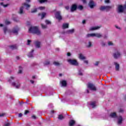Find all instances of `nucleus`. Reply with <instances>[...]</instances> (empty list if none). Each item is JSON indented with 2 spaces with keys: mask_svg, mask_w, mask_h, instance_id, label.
Wrapping results in <instances>:
<instances>
[{
  "mask_svg": "<svg viewBox=\"0 0 126 126\" xmlns=\"http://www.w3.org/2000/svg\"><path fill=\"white\" fill-rule=\"evenodd\" d=\"M4 33H10V34H14V35H18V32L19 31V28L16 27L14 28L13 30L11 31L10 30L8 29L7 27H4L3 28Z\"/></svg>",
  "mask_w": 126,
  "mask_h": 126,
  "instance_id": "1",
  "label": "nucleus"
},
{
  "mask_svg": "<svg viewBox=\"0 0 126 126\" xmlns=\"http://www.w3.org/2000/svg\"><path fill=\"white\" fill-rule=\"evenodd\" d=\"M29 32L30 33H33L36 34V35H41V31L37 27H31L29 29Z\"/></svg>",
  "mask_w": 126,
  "mask_h": 126,
  "instance_id": "2",
  "label": "nucleus"
},
{
  "mask_svg": "<svg viewBox=\"0 0 126 126\" xmlns=\"http://www.w3.org/2000/svg\"><path fill=\"white\" fill-rule=\"evenodd\" d=\"M13 81H14V77L11 76L8 79V82H9V83H11L12 85H14V86H15L16 88H19L20 87V84L18 83L16 85V83H14Z\"/></svg>",
  "mask_w": 126,
  "mask_h": 126,
  "instance_id": "3",
  "label": "nucleus"
},
{
  "mask_svg": "<svg viewBox=\"0 0 126 126\" xmlns=\"http://www.w3.org/2000/svg\"><path fill=\"white\" fill-rule=\"evenodd\" d=\"M23 6H25V7H26L27 9H28V8H29V7H30L31 5L27 3H24L23 4V6H21L20 8V9L18 11V13L19 14H23L24 13V11H23V9L24 8L23 7Z\"/></svg>",
  "mask_w": 126,
  "mask_h": 126,
  "instance_id": "4",
  "label": "nucleus"
},
{
  "mask_svg": "<svg viewBox=\"0 0 126 126\" xmlns=\"http://www.w3.org/2000/svg\"><path fill=\"white\" fill-rule=\"evenodd\" d=\"M126 9V1L125 5H124V6L122 5H118L117 11L118 12H119V13H122V12H124V11H125Z\"/></svg>",
  "mask_w": 126,
  "mask_h": 126,
  "instance_id": "5",
  "label": "nucleus"
},
{
  "mask_svg": "<svg viewBox=\"0 0 126 126\" xmlns=\"http://www.w3.org/2000/svg\"><path fill=\"white\" fill-rule=\"evenodd\" d=\"M67 62L72 65H78V63L76 60L68 59Z\"/></svg>",
  "mask_w": 126,
  "mask_h": 126,
  "instance_id": "6",
  "label": "nucleus"
},
{
  "mask_svg": "<svg viewBox=\"0 0 126 126\" xmlns=\"http://www.w3.org/2000/svg\"><path fill=\"white\" fill-rule=\"evenodd\" d=\"M112 8V6H101L100 7V10L103 11L104 10H105L106 11H109L110 9Z\"/></svg>",
  "mask_w": 126,
  "mask_h": 126,
  "instance_id": "7",
  "label": "nucleus"
},
{
  "mask_svg": "<svg viewBox=\"0 0 126 126\" xmlns=\"http://www.w3.org/2000/svg\"><path fill=\"white\" fill-rule=\"evenodd\" d=\"M55 17L58 20H62L63 19L62 15H61V11H57L55 14Z\"/></svg>",
  "mask_w": 126,
  "mask_h": 126,
  "instance_id": "8",
  "label": "nucleus"
},
{
  "mask_svg": "<svg viewBox=\"0 0 126 126\" xmlns=\"http://www.w3.org/2000/svg\"><path fill=\"white\" fill-rule=\"evenodd\" d=\"M88 88L91 89V90H93V91H96V87L94 85L92 84H89L88 86Z\"/></svg>",
  "mask_w": 126,
  "mask_h": 126,
  "instance_id": "9",
  "label": "nucleus"
},
{
  "mask_svg": "<svg viewBox=\"0 0 126 126\" xmlns=\"http://www.w3.org/2000/svg\"><path fill=\"white\" fill-rule=\"evenodd\" d=\"M113 57L115 58V59H118V58H120V57H121V53H120L119 51H117V52L114 53Z\"/></svg>",
  "mask_w": 126,
  "mask_h": 126,
  "instance_id": "10",
  "label": "nucleus"
},
{
  "mask_svg": "<svg viewBox=\"0 0 126 126\" xmlns=\"http://www.w3.org/2000/svg\"><path fill=\"white\" fill-rule=\"evenodd\" d=\"M78 58L80 59V60H82L84 61V60H86V57L82 54L80 53L78 55Z\"/></svg>",
  "mask_w": 126,
  "mask_h": 126,
  "instance_id": "11",
  "label": "nucleus"
},
{
  "mask_svg": "<svg viewBox=\"0 0 126 126\" xmlns=\"http://www.w3.org/2000/svg\"><path fill=\"white\" fill-rule=\"evenodd\" d=\"M117 120L118 125H121V124H122L123 122V117L121 116H119L117 117Z\"/></svg>",
  "mask_w": 126,
  "mask_h": 126,
  "instance_id": "12",
  "label": "nucleus"
},
{
  "mask_svg": "<svg viewBox=\"0 0 126 126\" xmlns=\"http://www.w3.org/2000/svg\"><path fill=\"white\" fill-rule=\"evenodd\" d=\"M100 28H101V27H92L91 28H90V31H94V30H98V29H100Z\"/></svg>",
  "mask_w": 126,
  "mask_h": 126,
  "instance_id": "13",
  "label": "nucleus"
},
{
  "mask_svg": "<svg viewBox=\"0 0 126 126\" xmlns=\"http://www.w3.org/2000/svg\"><path fill=\"white\" fill-rule=\"evenodd\" d=\"M89 5L91 8H93L95 6V3L93 0H91L89 2Z\"/></svg>",
  "mask_w": 126,
  "mask_h": 126,
  "instance_id": "14",
  "label": "nucleus"
},
{
  "mask_svg": "<svg viewBox=\"0 0 126 126\" xmlns=\"http://www.w3.org/2000/svg\"><path fill=\"white\" fill-rule=\"evenodd\" d=\"M76 8H77V6L76 5L74 4L72 5V7L71 8V11L72 12H73L75 10H76Z\"/></svg>",
  "mask_w": 126,
  "mask_h": 126,
  "instance_id": "15",
  "label": "nucleus"
},
{
  "mask_svg": "<svg viewBox=\"0 0 126 126\" xmlns=\"http://www.w3.org/2000/svg\"><path fill=\"white\" fill-rule=\"evenodd\" d=\"M34 44L36 48H40L41 46V42H40L39 41H36L34 42Z\"/></svg>",
  "mask_w": 126,
  "mask_h": 126,
  "instance_id": "16",
  "label": "nucleus"
},
{
  "mask_svg": "<svg viewBox=\"0 0 126 126\" xmlns=\"http://www.w3.org/2000/svg\"><path fill=\"white\" fill-rule=\"evenodd\" d=\"M94 37H96V38H102L103 35L99 33H95Z\"/></svg>",
  "mask_w": 126,
  "mask_h": 126,
  "instance_id": "17",
  "label": "nucleus"
},
{
  "mask_svg": "<svg viewBox=\"0 0 126 126\" xmlns=\"http://www.w3.org/2000/svg\"><path fill=\"white\" fill-rule=\"evenodd\" d=\"M75 124V121L74 120H70L69 122V126H73Z\"/></svg>",
  "mask_w": 126,
  "mask_h": 126,
  "instance_id": "18",
  "label": "nucleus"
},
{
  "mask_svg": "<svg viewBox=\"0 0 126 126\" xmlns=\"http://www.w3.org/2000/svg\"><path fill=\"white\" fill-rule=\"evenodd\" d=\"M111 118H117V113L116 112L111 113L110 115Z\"/></svg>",
  "mask_w": 126,
  "mask_h": 126,
  "instance_id": "19",
  "label": "nucleus"
},
{
  "mask_svg": "<svg viewBox=\"0 0 126 126\" xmlns=\"http://www.w3.org/2000/svg\"><path fill=\"white\" fill-rule=\"evenodd\" d=\"M90 37H95V33H89L87 35V38H90Z\"/></svg>",
  "mask_w": 126,
  "mask_h": 126,
  "instance_id": "20",
  "label": "nucleus"
},
{
  "mask_svg": "<svg viewBox=\"0 0 126 126\" xmlns=\"http://www.w3.org/2000/svg\"><path fill=\"white\" fill-rule=\"evenodd\" d=\"M86 47L87 48H91L92 47V42L89 41L86 44Z\"/></svg>",
  "mask_w": 126,
  "mask_h": 126,
  "instance_id": "21",
  "label": "nucleus"
},
{
  "mask_svg": "<svg viewBox=\"0 0 126 126\" xmlns=\"http://www.w3.org/2000/svg\"><path fill=\"white\" fill-rule=\"evenodd\" d=\"M63 29H65L66 28H68V24L67 23H64L63 25Z\"/></svg>",
  "mask_w": 126,
  "mask_h": 126,
  "instance_id": "22",
  "label": "nucleus"
},
{
  "mask_svg": "<svg viewBox=\"0 0 126 126\" xmlns=\"http://www.w3.org/2000/svg\"><path fill=\"white\" fill-rule=\"evenodd\" d=\"M33 52H34V50L32 49V51L29 53L28 56L29 58H32V57H33Z\"/></svg>",
  "mask_w": 126,
  "mask_h": 126,
  "instance_id": "23",
  "label": "nucleus"
},
{
  "mask_svg": "<svg viewBox=\"0 0 126 126\" xmlns=\"http://www.w3.org/2000/svg\"><path fill=\"white\" fill-rule=\"evenodd\" d=\"M114 64H115V67H116V70H119V68L120 67V65L116 62L114 63Z\"/></svg>",
  "mask_w": 126,
  "mask_h": 126,
  "instance_id": "24",
  "label": "nucleus"
},
{
  "mask_svg": "<svg viewBox=\"0 0 126 126\" xmlns=\"http://www.w3.org/2000/svg\"><path fill=\"white\" fill-rule=\"evenodd\" d=\"M91 106H92V108H94L95 107H96V102L94 101L91 102Z\"/></svg>",
  "mask_w": 126,
  "mask_h": 126,
  "instance_id": "25",
  "label": "nucleus"
},
{
  "mask_svg": "<svg viewBox=\"0 0 126 126\" xmlns=\"http://www.w3.org/2000/svg\"><path fill=\"white\" fill-rule=\"evenodd\" d=\"M73 32H74V29L70 30L67 31V34H72V33H73Z\"/></svg>",
  "mask_w": 126,
  "mask_h": 126,
  "instance_id": "26",
  "label": "nucleus"
},
{
  "mask_svg": "<svg viewBox=\"0 0 126 126\" xmlns=\"http://www.w3.org/2000/svg\"><path fill=\"white\" fill-rule=\"evenodd\" d=\"M10 48L12 50H15V49H17V46L16 45H12L10 46Z\"/></svg>",
  "mask_w": 126,
  "mask_h": 126,
  "instance_id": "27",
  "label": "nucleus"
},
{
  "mask_svg": "<svg viewBox=\"0 0 126 126\" xmlns=\"http://www.w3.org/2000/svg\"><path fill=\"white\" fill-rule=\"evenodd\" d=\"M38 15H41V19H43L45 17V16L46 15V13H42V14H39Z\"/></svg>",
  "mask_w": 126,
  "mask_h": 126,
  "instance_id": "28",
  "label": "nucleus"
},
{
  "mask_svg": "<svg viewBox=\"0 0 126 126\" xmlns=\"http://www.w3.org/2000/svg\"><path fill=\"white\" fill-rule=\"evenodd\" d=\"M61 83L62 84V86H66V81H62L61 82Z\"/></svg>",
  "mask_w": 126,
  "mask_h": 126,
  "instance_id": "29",
  "label": "nucleus"
},
{
  "mask_svg": "<svg viewBox=\"0 0 126 126\" xmlns=\"http://www.w3.org/2000/svg\"><path fill=\"white\" fill-rule=\"evenodd\" d=\"M58 119L59 120H63V119H64V117H63V115H60L58 116Z\"/></svg>",
  "mask_w": 126,
  "mask_h": 126,
  "instance_id": "30",
  "label": "nucleus"
},
{
  "mask_svg": "<svg viewBox=\"0 0 126 126\" xmlns=\"http://www.w3.org/2000/svg\"><path fill=\"white\" fill-rule=\"evenodd\" d=\"M35 12H37V8H34L32 10V13H35Z\"/></svg>",
  "mask_w": 126,
  "mask_h": 126,
  "instance_id": "31",
  "label": "nucleus"
},
{
  "mask_svg": "<svg viewBox=\"0 0 126 126\" xmlns=\"http://www.w3.org/2000/svg\"><path fill=\"white\" fill-rule=\"evenodd\" d=\"M40 3H43L44 2H46L47 1V0H39Z\"/></svg>",
  "mask_w": 126,
  "mask_h": 126,
  "instance_id": "32",
  "label": "nucleus"
},
{
  "mask_svg": "<svg viewBox=\"0 0 126 126\" xmlns=\"http://www.w3.org/2000/svg\"><path fill=\"white\" fill-rule=\"evenodd\" d=\"M53 64H54V65H60V63L59 62H54L53 63Z\"/></svg>",
  "mask_w": 126,
  "mask_h": 126,
  "instance_id": "33",
  "label": "nucleus"
},
{
  "mask_svg": "<svg viewBox=\"0 0 126 126\" xmlns=\"http://www.w3.org/2000/svg\"><path fill=\"white\" fill-rule=\"evenodd\" d=\"M41 27L43 29H46V28H47V26L43 25L42 24H41Z\"/></svg>",
  "mask_w": 126,
  "mask_h": 126,
  "instance_id": "34",
  "label": "nucleus"
},
{
  "mask_svg": "<svg viewBox=\"0 0 126 126\" xmlns=\"http://www.w3.org/2000/svg\"><path fill=\"white\" fill-rule=\"evenodd\" d=\"M0 5H2L4 7H6L8 6V4H7L6 5L3 4V3H0Z\"/></svg>",
  "mask_w": 126,
  "mask_h": 126,
  "instance_id": "35",
  "label": "nucleus"
},
{
  "mask_svg": "<svg viewBox=\"0 0 126 126\" xmlns=\"http://www.w3.org/2000/svg\"><path fill=\"white\" fill-rule=\"evenodd\" d=\"M108 46H113L114 45V43H113L112 41H109L108 42Z\"/></svg>",
  "mask_w": 126,
  "mask_h": 126,
  "instance_id": "36",
  "label": "nucleus"
},
{
  "mask_svg": "<svg viewBox=\"0 0 126 126\" xmlns=\"http://www.w3.org/2000/svg\"><path fill=\"white\" fill-rule=\"evenodd\" d=\"M78 9H80V10H81L82 9H83V6H82V5H79L78 6Z\"/></svg>",
  "mask_w": 126,
  "mask_h": 126,
  "instance_id": "37",
  "label": "nucleus"
},
{
  "mask_svg": "<svg viewBox=\"0 0 126 126\" xmlns=\"http://www.w3.org/2000/svg\"><path fill=\"white\" fill-rule=\"evenodd\" d=\"M31 42H32L31 40L28 39L27 41V45H30V44L31 43Z\"/></svg>",
  "mask_w": 126,
  "mask_h": 126,
  "instance_id": "38",
  "label": "nucleus"
},
{
  "mask_svg": "<svg viewBox=\"0 0 126 126\" xmlns=\"http://www.w3.org/2000/svg\"><path fill=\"white\" fill-rule=\"evenodd\" d=\"M38 9H40V10H44V9H45V7H38Z\"/></svg>",
  "mask_w": 126,
  "mask_h": 126,
  "instance_id": "39",
  "label": "nucleus"
},
{
  "mask_svg": "<svg viewBox=\"0 0 126 126\" xmlns=\"http://www.w3.org/2000/svg\"><path fill=\"white\" fill-rule=\"evenodd\" d=\"M5 24H6V25H8V24H10V22L9 21H5Z\"/></svg>",
  "mask_w": 126,
  "mask_h": 126,
  "instance_id": "40",
  "label": "nucleus"
},
{
  "mask_svg": "<svg viewBox=\"0 0 126 126\" xmlns=\"http://www.w3.org/2000/svg\"><path fill=\"white\" fill-rule=\"evenodd\" d=\"M119 113H124V110L122 108H120L119 110Z\"/></svg>",
  "mask_w": 126,
  "mask_h": 126,
  "instance_id": "41",
  "label": "nucleus"
},
{
  "mask_svg": "<svg viewBox=\"0 0 126 126\" xmlns=\"http://www.w3.org/2000/svg\"><path fill=\"white\" fill-rule=\"evenodd\" d=\"M45 23L46 24H51V22H50V21L48 20H46Z\"/></svg>",
  "mask_w": 126,
  "mask_h": 126,
  "instance_id": "42",
  "label": "nucleus"
},
{
  "mask_svg": "<svg viewBox=\"0 0 126 126\" xmlns=\"http://www.w3.org/2000/svg\"><path fill=\"white\" fill-rule=\"evenodd\" d=\"M44 64H46V65L50 64V61H46L44 63Z\"/></svg>",
  "mask_w": 126,
  "mask_h": 126,
  "instance_id": "43",
  "label": "nucleus"
},
{
  "mask_svg": "<svg viewBox=\"0 0 126 126\" xmlns=\"http://www.w3.org/2000/svg\"><path fill=\"white\" fill-rule=\"evenodd\" d=\"M4 116H5V113L0 114V117H4Z\"/></svg>",
  "mask_w": 126,
  "mask_h": 126,
  "instance_id": "44",
  "label": "nucleus"
},
{
  "mask_svg": "<svg viewBox=\"0 0 126 126\" xmlns=\"http://www.w3.org/2000/svg\"><path fill=\"white\" fill-rule=\"evenodd\" d=\"M84 63H86V64H88V60H84Z\"/></svg>",
  "mask_w": 126,
  "mask_h": 126,
  "instance_id": "45",
  "label": "nucleus"
},
{
  "mask_svg": "<svg viewBox=\"0 0 126 126\" xmlns=\"http://www.w3.org/2000/svg\"><path fill=\"white\" fill-rule=\"evenodd\" d=\"M105 3H109L110 2V0H105Z\"/></svg>",
  "mask_w": 126,
  "mask_h": 126,
  "instance_id": "46",
  "label": "nucleus"
},
{
  "mask_svg": "<svg viewBox=\"0 0 126 126\" xmlns=\"http://www.w3.org/2000/svg\"><path fill=\"white\" fill-rule=\"evenodd\" d=\"M10 126V123H6V124H5V126Z\"/></svg>",
  "mask_w": 126,
  "mask_h": 126,
  "instance_id": "47",
  "label": "nucleus"
},
{
  "mask_svg": "<svg viewBox=\"0 0 126 126\" xmlns=\"http://www.w3.org/2000/svg\"><path fill=\"white\" fill-rule=\"evenodd\" d=\"M116 28H117V29H119V30H121V28H120L119 26H115Z\"/></svg>",
  "mask_w": 126,
  "mask_h": 126,
  "instance_id": "48",
  "label": "nucleus"
},
{
  "mask_svg": "<svg viewBox=\"0 0 126 126\" xmlns=\"http://www.w3.org/2000/svg\"><path fill=\"white\" fill-rule=\"evenodd\" d=\"M18 73H22V69H19L18 71Z\"/></svg>",
  "mask_w": 126,
  "mask_h": 126,
  "instance_id": "49",
  "label": "nucleus"
},
{
  "mask_svg": "<svg viewBox=\"0 0 126 126\" xmlns=\"http://www.w3.org/2000/svg\"><path fill=\"white\" fill-rule=\"evenodd\" d=\"M18 117L19 118H21V117H22V114L21 113L19 114Z\"/></svg>",
  "mask_w": 126,
  "mask_h": 126,
  "instance_id": "50",
  "label": "nucleus"
},
{
  "mask_svg": "<svg viewBox=\"0 0 126 126\" xmlns=\"http://www.w3.org/2000/svg\"><path fill=\"white\" fill-rule=\"evenodd\" d=\"M32 118L36 119H37V117H36V116L35 115H33V116H32Z\"/></svg>",
  "mask_w": 126,
  "mask_h": 126,
  "instance_id": "51",
  "label": "nucleus"
},
{
  "mask_svg": "<svg viewBox=\"0 0 126 126\" xmlns=\"http://www.w3.org/2000/svg\"><path fill=\"white\" fill-rule=\"evenodd\" d=\"M28 113H29V111L28 110H26L25 114V115H27V114H28Z\"/></svg>",
  "mask_w": 126,
  "mask_h": 126,
  "instance_id": "52",
  "label": "nucleus"
},
{
  "mask_svg": "<svg viewBox=\"0 0 126 126\" xmlns=\"http://www.w3.org/2000/svg\"><path fill=\"white\" fill-rule=\"evenodd\" d=\"M65 8L68 10V9H69V7L68 6H65Z\"/></svg>",
  "mask_w": 126,
  "mask_h": 126,
  "instance_id": "53",
  "label": "nucleus"
},
{
  "mask_svg": "<svg viewBox=\"0 0 126 126\" xmlns=\"http://www.w3.org/2000/svg\"><path fill=\"white\" fill-rule=\"evenodd\" d=\"M70 55H71L70 53L68 52V53H67V56H68V57H70Z\"/></svg>",
  "mask_w": 126,
  "mask_h": 126,
  "instance_id": "54",
  "label": "nucleus"
},
{
  "mask_svg": "<svg viewBox=\"0 0 126 126\" xmlns=\"http://www.w3.org/2000/svg\"><path fill=\"white\" fill-rule=\"evenodd\" d=\"M94 64L95 65H98V64H99V62H96Z\"/></svg>",
  "mask_w": 126,
  "mask_h": 126,
  "instance_id": "55",
  "label": "nucleus"
},
{
  "mask_svg": "<svg viewBox=\"0 0 126 126\" xmlns=\"http://www.w3.org/2000/svg\"><path fill=\"white\" fill-rule=\"evenodd\" d=\"M82 1H83V3H86V0H82Z\"/></svg>",
  "mask_w": 126,
  "mask_h": 126,
  "instance_id": "56",
  "label": "nucleus"
},
{
  "mask_svg": "<svg viewBox=\"0 0 126 126\" xmlns=\"http://www.w3.org/2000/svg\"><path fill=\"white\" fill-rule=\"evenodd\" d=\"M30 82H31V83H32V84L34 83V81H33V80H31Z\"/></svg>",
  "mask_w": 126,
  "mask_h": 126,
  "instance_id": "57",
  "label": "nucleus"
},
{
  "mask_svg": "<svg viewBox=\"0 0 126 126\" xmlns=\"http://www.w3.org/2000/svg\"><path fill=\"white\" fill-rule=\"evenodd\" d=\"M101 45H102V46H105V43L102 42V43H101Z\"/></svg>",
  "mask_w": 126,
  "mask_h": 126,
  "instance_id": "58",
  "label": "nucleus"
},
{
  "mask_svg": "<svg viewBox=\"0 0 126 126\" xmlns=\"http://www.w3.org/2000/svg\"><path fill=\"white\" fill-rule=\"evenodd\" d=\"M27 2H30L31 0H26Z\"/></svg>",
  "mask_w": 126,
  "mask_h": 126,
  "instance_id": "59",
  "label": "nucleus"
},
{
  "mask_svg": "<svg viewBox=\"0 0 126 126\" xmlns=\"http://www.w3.org/2000/svg\"><path fill=\"white\" fill-rule=\"evenodd\" d=\"M3 26V25L2 24H0V27H2Z\"/></svg>",
  "mask_w": 126,
  "mask_h": 126,
  "instance_id": "60",
  "label": "nucleus"
},
{
  "mask_svg": "<svg viewBox=\"0 0 126 126\" xmlns=\"http://www.w3.org/2000/svg\"><path fill=\"white\" fill-rule=\"evenodd\" d=\"M85 22H86L85 20L83 21L82 22L83 24H84Z\"/></svg>",
  "mask_w": 126,
  "mask_h": 126,
  "instance_id": "61",
  "label": "nucleus"
},
{
  "mask_svg": "<svg viewBox=\"0 0 126 126\" xmlns=\"http://www.w3.org/2000/svg\"><path fill=\"white\" fill-rule=\"evenodd\" d=\"M79 75H82V73H79Z\"/></svg>",
  "mask_w": 126,
  "mask_h": 126,
  "instance_id": "62",
  "label": "nucleus"
},
{
  "mask_svg": "<svg viewBox=\"0 0 126 126\" xmlns=\"http://www.w3.org/2000/svg\"><path fill=\"white\" fill-rule=\"evenodd\" d=\"M15 21H16V19H13Z\"/></svg>",
  "mask_w": 126,
  "mask_h": 126,
  "instance_id": "63",
  "label": "nucleus"
},
{
  "mask_svg": "<svg viewBox=\"0 0 126 126\" xmlns=\"http://www.w3.org/2000/svg\"><path fill=\"white\" fill-rule=\"evenodd\" d=\"M32 78H35V76H33V77H32Z\"/></svg>",
  "mask_w": 126,
  "mask_h": 126,
  "instance_id": "64",
  "label": "nucleus"
}]
</instances>
